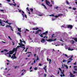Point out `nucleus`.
Instances as JSON below:
<instances>
[{
  "instance_id": "obj_63",
  "label": "nucleus",
  "mask_w": 77,
  "mask_h": 77,
  "mask_svg": "<svg viewBox=\"0 0 77 77\" xmlns=\"http://www.w3.org/2000/svg\"><path fill=\"white\" fill-rule=\"evenodd\" d=\"M8 56H9V57H11V55L10 54H9Z\"/></svg>"
},
{
  "instance_id": "obj_23",
  "label": "nucleus",
  "mask_w": 77,
  "mask_h": 77,
  "mask_svg": "<svg viewBox=\"0 0 77 77\" xmlns=\"http://www.w3.org/2000/svg\"><path fill=\"white\" fill-rule=\"evenodd\" d=\"M50 17H54V14H51V15H49Z\"/></svg>"
},
{
  "instance_id": "obj_10",
  "label": "nucleus",
  "mask_w": 77,
  "mask_h": 77,
  "mask_svg": "<svg viewBox=\"0 0 77 77\" xmlns=\"http://www.w3.org/2000/svg\"><path fill=\"white\" fill-rule=\"evenodd\" d=\"M69 73H70V77H75V76L74 75H73V74H72V73L71 72H70Z\"/></svg>"
},
{
  "instance_id": "obj_27",
  "label": "nucleus",
  "mask_w": 77,
  "mask_h": 77,
  "mask_svg": "<svg viewBox=\"0 0 77 77\" xmlns=\"http://www.w3.org/2000/svg\"><path fill=\"white\" fill-rule=\"evenodd\" d=\"M20 68V66H15V67H14V68L15 69H16V68Z\"/></svg>"
},
{
  "instance_id": "obj_22",
  "label": "nucleus",
  "mask_w": 77,
  "mask_h": 77,
  "mask_svg": "<svg viewBox=\"0 0 77 77\" xmlns=\"http://www.w3.org/2000/svg\"><path fill=\"white\" fill-rule=\"evenodd\" d=\"M30 10L32 12H33V8H30Z\"/></svg>"
},
{
  "instance_id": "obj_46",
  "label": "nucleus",
  "mask_w": 77,
  "mask_h": 77,
  "mask_svg": "<svg viewBox=\"0 0 77 77\" xmlns=\"http://www.w3.org/2000/svg\"><path fill=\"white\" fill-rule=\"evenodd\" d=\"M36 54H34V57H36Z\"/></svg>"
},
{
  "instance_id": "obj_16",
  "label": "nucleus",
  "mask_w": 77,
  "mask_h": 77,
  "mask_svg": "<svg viewBox=\"0 0 77 77\" xmlns=\"http://www.w3.org/2000/svg\"><path fill=\"white\" fill-rule=\"evenodd\" d=\"M18 29V31L19 32H21V28H17Z\"/></svg>"
},
{
  "instance_id": "obj_28",
  "label": "nucleus",
  "mask_w": 77,
  "mask_h": 77,
  "mask_svg": "<svg viewBox=\"0 0 77 77\" xmlns=\"http://www.w3.org/2000/svg\"><path fill=\"white\" fill-rule=\"evenodd\" d=\"M15 55H16V52H15V54H13L12 56H15Z\"/></svg>"
},
{
  "instance_id": "obj_4",
  "label": "nucleus",
  "mask_w": 77,
  "mask_h": 77,
  "mask_svg": "<svg viewBox=\"0 0 77 77\" xmlns=\"http://www.w3.org/2000/svg\"><path fill=\"white\" fill-rule=\"evenodd\" d=\"M18 44L20 46H17L16 48H17V50L18 48H19V47H20L21 48V46H23V47H25V45H24V44H20V43H18Z\"/></svg>"
},
{
  "instance_id": "obj_37",
  "label": "nucleus",
  "mask_w": 77,
  "mask_h": 77,
  "mask_svg": "<svg viewBox=\"0 0 77 77\" xmlns=\"http://www.w3.org/2000/svg\"><path fill=\"white\" fill-rule=\"evenodd\" d=\"M12 45H15V43H14V42H12Z\"/></svg>"
},
{
  "instance_id": "obj_8",
  "label": "nucleus",
  "mask_w": 77,
  "mask_h": 77,
  "mask_svg": "<svg viewBox=\"0 0 77 77\" xmlns=\"http://www.w3.org/2000/svg\"><path fill=\"white\" fill-rule=\"evenodd\" d=\"M20 43L21 45V44H23L22 43V42H24V43H25V44H26V42H25V41H22V40H21V39H20Z\"/></svg>"
},
{
  "instance_id": "obj_38",
  "label": "nucleus",
  "mask_w": 77,
  "mask_h": 77,
  "mask_svg": "<svg viewBox=\"0 0 77 77\" xmlns=\"http://www.w3.org/2000/svg\"><path fill=\"white\" fill-rule=\"evenodd\" d=\"M57 40V38L54 39L53 41H56Z\"/></svg>"
},
{
  "instance_id": "obj_36",
  "label": "nucleus",
  "mask_w": 77,
  "mask_h": 77,
  "mask_svg": "<svg viewBox=\"0 0 77 77\" xmlns=\"http://www.w3.org/2000/svg\"><path fill=\"white\" fill-rule=\"evenodd\" d=\"M17 58V57L15 56H14V57L13 58V59H14Z\"/></svg>"
},
{
  "instance_id": "obj_17",
  "label": "nucleus",
  "mask_w": 77,
  "mask_h": 77,
  "mask_svg": "<svg viewBox=\"0 0 77 77\" xmlns=\"http://www.w3.org/2000/svg\"><path fill=\"white\" fill-rule=\"evenodd\" d=\"M68 50L70 51H72V50H73V49H70V48H68Z\"/></svg>"
},
{
  "instance_id": "obj_39",
  "label": "nucleus",
  "mask_w": 77,
  "mask_h": 77,
  "mask_svg": "<svg viewBox=\"0 0 77 77\" xmlns=\"http://www.w3.org/2000/svg\"><path fill=\"white\" fill-rule=\"evenodd\" d=\"M73 10H74V11L76 10V8H73Z\"/></svg>"
},
{
  "instance_id": "obj_58",
  "label": "nucleus",
  "mask_w": 77,
  "mask_h": 77,
  "mask_svg": "<svg viewBox=\"0 0 77 77\" xmlns=\"http://www.w3.org/2000/svg\"><path fill=\"white\" fill-rule=\"evenodd\" d=\"M55 18H58V16H55Z\"/></svg>"
},
{
  "instance_id": "obj_6",
  "label": "nucleus",
  "mask_w": 77,
  "mask_h": 77,
  "mask_svg": "<svg viewBox=\"0 0 77 77\" xmlns=\"http://www.w3.org/2000/svg\"><path fill=\"white\" fill-rule=\"evenodd\" d=\"M0 24L1 26H5V23H2V21H0Z\"/></svg>"
},
{
  "instance_id": "obj_43",
  "label": "nucleus",
  "mask_w": 77,
  "mask_h": 77,
  "mask_svg": "<svg viewBox=\"0 0 77 77\" xmlns=\"http://www.w3.org/2000/svg\"><path fill=\"white\" fill-rule=\"evenodd\" d=\"M29 49V47L28 46L26 47V50H27Z\"/></svg>"
},
{
  "instance_id": "obj_7",
  "label": "nucleus",
  "mask_w": 77,
  "mask_h": 77,
  "mask_svg": "<svg viewBox=\"0 0 77 77\" xmlns=\"http://www.w3.org/2000/svg\"><path fill=\"white\" fill-rule=\"evenodd\" d=\"M45 2L47 5H48V6H49V5H50V2L47 1V0H46Z\"/></svg>"
},
{
  "instance_id": "obj_61",
  "label": "nucleus",
  "mask_w": 77,
  "mask_h": 77,
  "mask_svg": "<svg viewBox=\"0 0 77 77\" xmlns=\"http://www.w3.org/2000/svg\"><path fill=\"white\" fill-rule=\"evenodd\" d=\"M26 31H28V32H29V30L27 29H26Z\"/></svg>"
},
{
  "instance_id": "obj_34",
  "label": "nucleus",
  "mask_w": 77,
  "mask_h": 77,
  "mask_svg": "<svg viewBox=\"0 0 77 77\" xmlns=\"http://www.w3.org/2000/svg\"><path fill=\"white\" fill-rule=\"evenodd\" d=\"M26 9L27 10V11H28V12H29V11L30 10H29V7H27V8H26Z\"/></svg>"
},
{
  "instance_id": "obj_35",
  "label": "nucleus",
  "mask_w": 77,
  "mask_h": 77,
  "mask_svg": "<svg viewBox=\"0 0 77 77\" xmlns=\"http://www.w3.org/2000/svg\"><path fill=\"white\" fill-rule=\"evenodd\" d=\"M63 15V14H59L58 15V16H59H59H62Z\"/></svg>"
},
{
  "instance_id": "obj_56",
  "label": "nucleus",
  "mask_w": 77,
  "mask_h": 77,
  "mask_svg": "<svg viewBox=\"0 0 77 77\" xmlns=\"http://www.w3.org/2000/svg\"><path fill=\"white\" fill-rule=\"evenodd\" d=\"M8 21H9L8 20H7L6 21V23H8V24H9V23H8Z\"/></svg>"
},
{
  "instance_id": "obj_15",
  "label": "nucleus",
  "mask_w": 77,
  "mask_h": 77,
  "mask_svg": "<svg viewBox=\"0 0 77 77\" xmlns=\"http://www.w3.org/2000/svg\"><path fill=\"white\" fill-rule=\"evenodd\" d=\"M27 53H30V54H28V55L29 56H30V55H32V52H27V53H26V54H27Z\"/></svg>"
},
{
  "instance_id": "obj_47",
  "label": "nucleus",
  "mask_w": 77,
  "mask_h": 77,
  "mask_svg": "<svg viewBox=\"0 0 77 77\" xmlns=\"http://www.w3.org/2000/svg\"><path fill=\"white\" fill-rule=\"evenodd\" d=\"M36 61V59H35V60H34V61L33 63H35Z\"/></svg>"
},
{
  "instance_id": "obj_24",
  "label": "nucleus",
  "mask_w": 77,
  "mask_h": 77,
  "mask_svg": "<svg viewBox=\"0 0 77 77\" xmlns=\"http://www.w3.org/2000/svg\"><path fill=\"white\" fill-rule=\"evenodd\" d=\"M20 47H21V48H23V50H24V49H26V48L25 47H23L22 46H21Z\"/></svg>"
},
{
  "instance_id": "obj_33",
  "label": "nucleus",
  "mask_w": 77,
  "mask_h": 77,
  "mask_svg": "<svg viewBox=\"0 0 77 77\" xmlns=\"http://www.w3.org/2000/svg\"><path fill=\"white\" fill-rule=\"evenodd\" d=\"M34 70H37L38 69V68L37 67H35L34 68Z\"/></svg>"
},
{
  "instance_id": "obj_48",
  "label": "nucleus",
  "mask_w": 77,
  "mask_h": 77,
  "mask_svg": "<svg viewBox=\"0 0 77 77\" xmlns=\"http://www.w3.org/2000/svg\"><path fill=\"white\" fill-rule=\"evenodd\" d=\"M73 60V59H72V58H71L69 59L68 60Z\"/></svg>"
},
{
  "instance_id": "obj_19",
  "label": "nucleus",
  "mask_w": 77,
  "mask_h": 77,
  "mask_svg": "<svg viewBox=\"0 0 77 77\" xmlns=\"http://www.w3.org/2000/svg\"><path fill=\"white\" fill-rule=\"evenodd\" d=\"M66 3L67 5H69V2H68V1H66Z\"/></svg>"
},
{
  "instance_id": "obj_11",
  "label": "nucleus",
  "mask_w": 77,
  "mask_h": 77,
  "mask_svg": "<svg viewBox=\"0 0 77 77\" xmlns=\"http://www.w3.org/2000/svg\"><path fill=\"white\" fill-rule=\"evenodd\" d=\"M4 51H6V52H8V50L7 49H4L3 50V51H1V53H3L4 52Z\"/></svg>"
},
{
  "instance_id": "obj_3",
  "label": "nucleus",
  "mask_w": 77,
  "mask_h": 77,
  "mask_svg": "<svg viewBox=\"0 0 77 77\" xmlns=\"http://www.w3.org/2000/svg\"><path fill=\"white\" fill-rule=\"evenodd\" d=\"M47 33H48V31H46L45 32H43L42 34H41V35L38 34L39 36L42 38V37H44V35H45L46 36L47 35Z\"/></svg>"
},
{
  "instance_id": "obj_50",
  "label": "nucleus",
  "mask_w": 77,
  "mask_h": 77,
  "mask_svg": "<svg viewBox=\"0 0 77 77\" xmlns=\"http://www.w3.org/2000/svg\"><path fill=\"white\" fill-rule=\"evenodd\" d=\"M0 11L2 12H4V10H0Z\"/></svg>"
},
{
  "instance_id": "obj_29",
  "label": "nucleus",
  "mask_w": 77,
  "mask_h": 77,
  "mask_svg": "<svg viewBox=\"0 0 77 77\" xmlns=\"http://www.w3.org/2000/svg\"><path fill=\"white\" fill-rule=\"evenodd\" d=\"M67 61L66 60H63V63H65V62H66Z\"/></svg>"
},
{
  "instance_id": "obj_14",
  "label": "nucleus",
  "mask_w": 77,
  "mask_h": 77,
  "mask_svg": "<svg viewBox=\"0 0 77 77\" xmlns=\"http://www.w3.org/2000/svg\"><path fill=\"white\" fill-rule=\"evenodd\" d=\"M45 67L43 68V69L45 71V72H46V71H47V70L46 69V68H47V66H45Z\"/></svg>"
},
{
  "instance_id": "obj_5",
  "label": "nucleus",
  "mask_w": 77,
  "mask_h": 77,
  "mask_svg": "<svg viewBox=\"0 0 77 77\" xmlns=\"http://www.w3.org/2000/svg\"><path fill=\"white\" fill-rule=\"evenodd\" d=\"M73 27V26L72 25H67V28H70V29H72Z\"/></svg>"
},
{
  "instance_id": "obj_42",
  "label": "nucleus",
  "mask_w": 77,
  "mask_h": 77,
  "mask_svg": "<svg viewBox=\"0 0 77 77\" xmlns=\"http://www.w3.org/2000/svg\"><path fill=\"white\" fill-rule=\"evenodd\" d=\"M5 27H9V26L7 25Z\"/></svg>"
},
{
  "instance_id": "obj_1",
  "label": "nucleus",
  "mask_w": 77,
  "mask_h": 77,
  "mask_svg": "<svg viewBox=\"0 0 77 77\" xmlns=\"http://www.w3.org/2000/svg\"><path fill=\"white\" fill-rule=\"evenodd\" d=\"M55 35H54V34H53L51 36V39H49L48 40H46L48 42H53V39H54L55 37V36H54Z\"/></svg>"
},
{
  "instance_id": "obj_45",
  "label": "nucleus",
  "mask_w": 77,
  "mask_h": 77,
  "mask_svg": "<svg viewBox=\"0 0 77 77\" xmlns=\"http://www.w3.org/2000/svg\"><path fill=\"white\" fill-rule=\"evenodd\" d=\"M13 5L14 6H17V4H13Z\"/></svg>"
},
{
  "instance_id": "obj_64",
  "label": "nucleus",
  "mask_w": 77,
  "mask_h": 77,
  "mask_svg": "<svg viewBox=\"0 0 77 77\" xmlns=\"http://www.w3.org/2000/svg\"><path fill=\"white\" fill-rule=\"evenodd\" d=\"M7 2H11V0H7Z\"/></svg>"
},
{
  "instance_id": "obj_53",
  "label": "nucleus",
  "mask_w": 77,
  "mask_h": 77,
  "mask_svg": "<svg viewBox=\"0 0 77 77\" xmlns=\"http://www.w3.org/2000/svg\"><path fill=\"white\" fill-rule=\"evenodd\" d=\"M77 72L74 71H73V74H75V73H76Z\"/></svg>"
},
{
  "instance_id": "obj_51",
  "label": "nucleus",
  "mask_w": 77,
  "mask_h": 77,
  "mask_svg": "<svg viewBox=\"0 0 77 77\" xmlns=\"http://www.w3.org/2000/svg\"><path fill=\"white\" fill-rule=\"evenodd\" d=\"M64 55H65V56H66V57H68V55L66 54H64Z\"/></svg>"
},
{
  "instance_id": "obj_57",
  "label": "nucleus",
  "mask_w": 77,
  "mask_h": 77,
  "mask_svg": "<svg viewBox=\"0 0 77 77\" xmlns=\"http://www.w3.org/2000/svg\"><path fill=\"white\" fill-rule=\"evenodd\" d=\"M75 71H77V69L74 68Z\"/></svg>"
},
{
  "instance_id": "obj_20",
  "label": "nucleus",
  "mask_w": 77,
  "mask_h": 77,
  "mask_svg": "<svg viewBox=\"0 0 77 77\" xmlns=\"http://www.w3.org/2000/svg\"><path fill=\"white\" fill-rule=\"evenodd\" d=\"M9 27H11V30L12 31H14V30L12 29V26H9Z\"/></svg>"
},
{
  "instance_id": "obj_62",
  "label": "nucleus",
  "mask_w": 77,
  "mask_h": 77,
  "mask_svg": "<svg viewBox=\"0 0 77 77\" xmlns=\"http://www.w3.org/2000/svg\"><path fill=\"white\" fill-rule=\"evenodd\" d=\"M47 61H48V62H49V61H50V60H49V59H48V58H47Z\"/></svg>"
},
{
  "instance_id": "obj_12",
  "label": "nucleus",
  "mask_w": 77,
  "mask_h": 77,
  "mask_svg": "<svg viewBox=\"0 0 77 77\" xmlns=\"http://www.w3.org/2000/svg\"><path fill=\"white\" fill-rule=\"evenodd\" d=\"M18 10L19 11V12H22V14H24V12L23 11H22L21 10H20L19 9H18Z\"/></svg>"
},
{
  "instance_id": "obj_26",
  "label": "nucleus",
  "mask_w": 77,
  "mask_h": 77,
  "mask_svg": "<svg viewBox=\"0 0 77 77\" xmlns=\"http://www.w3.org/2000/svg\"><path fill=\"white\" fill-rule=\"evenodd\" d=\"M71 62H72V60H69V61L67 62V64H68L69 63Z\"/></svg>"
},
{
  "instance_id": "obj_49",
  "label": "nucleus",
  "mask_w": 77,
  "mask_h": 77,
  "mask_svg": "<svg viewBox=\"0 0 77 77\" xmlns=\"http://www.w3.org/2000/svg\"><path fill=\"white\" fill-rule=\"evenodd\" d=\"M14 56H13V55L11 56V59H13V58H14Z\"/></svg>"
},
{
  "instance_id": "obj_9",
  "label": "nucleus",
  "mask_w": 77,
  "mask_h": 77,
  "mask_svg": "<svg viewBox=\"0 0 77 77\" xmlns=\"http://www.w3.org/2000/svg\"><path fill=\"white\" fill-rule=\"evenodd\" d=\"M39 32H42V30H38L35 33V34H38V33H39Z\"/></svg>"
},
{
  "instance_id": "obj_13",
  "label": "nucleus",
  "mask_w": 77,
  "mask_h": 77,
  "mask_svg": "<svg viewBox=\"0 0 77 77\" xmlns=\"http://www.w3.org/2000/svg\"><path fill=\"white\" fill-rule=\"evenodd\" d=\"M45 41H46V40H45L44 38H42V40H41V42H42L43 43H44V42H45Z\"/></svg>"
},
{
  "instance_id": "obj_21",
  "label": "nucleus",
  "mask_w": 77,
  "mask_h": 77,
  "mask_svg": "<svg viewBox=\"0 0 77 77\" xmlns=\"http://www.w3.org/2000/svg\"><path fill=\"white\" fill-rule=\"evenodd\" d=\"M71 44H74L75 42L74 41H71Z\"/></svg>"
},
{
  "instance_id": "obj_55",
  "label": "nucleus",
  "mask_w": 77,
  "mask_h": 77,
  "mask_svg": "<svg viewBox=\"0 0 77 77\" xmlns=\"http://www.w3.org/2000/svg\"><path fill=\"white\" fill-rule=\"evenodd\" d=\"M25 17L26 18H27V15H26V14H25Z\"/></svg>"
},
{
  "instance_id": "obj_30",
  "label": "nucleus",
  "mask_w": 77,
  "mask_h": 77,
  "mask_svg": "<svg viewBox=\"0 0 77 77\" xmlns=\"http://www.w3.org/2000/svg\"><path fill=\"white\" fill-rule=\"evenodd\" d=\"M44 7L45 9H47V7H46V6H45V5Z\"/></svg>"
},
{
  "instance_id": "obj_44",
  "label": "nucleus",
  "mask_w": 77,
  "mask_h": 77,
  "mask_svg": "<svg viewBox=\"0 0 77 77\" xmlns=\"http://www.w3.org/2000/svg\"><path fill=\"white\" fill-rule=\"evenodd\" d=\"M38 16H42V14H38Z\"/></svg>"
},
{
  "instance_id": "obj_41",
  "label": "nucleus",
  "mask_w": 77,
  "mask_h": 77,
  "mask_svg": "<svg viewBox=\"0 0 77 77\" xmlns=\"http://www.w3.org/2000/svg\"><path fill=\"white\" fill-rule=\"evenodd\" d=\"M63 72H62L61 71V74H63V72H64V70H63Z\"/></svg>"
},
{
  "instance_id": "obj_31",
  "label": "nucleus",
  "mask_w": 77,
  "mask_h": 77,
  "mask_svg": "<svg viewBox=\"0 0 77 77\" xmlns=\"http://www.w3.org/2000/svg\"><path fill=\"white\" fill-rule=\"evenodd\" d=\"M64 66L66 67V69H68V66H67L64 65Z\"/></svg>"
},
{
  "instance_id": "obj_59",
  "label": "nucleus",
  "mask_w": 77,
  "mask_h": 77,
  "mask_svg": "<svg viewBox=\"0 0 77 77\" xmlns=\"http://www.w3.org/2000/svg\"><path fill=\"white\" fill-rule=\"evenodd\" d=\"M52 21H54V20H55V19L53 18V19H52Z\"/></svg>"
},
{
  "instance_id": "obj_60",
  "label": "nucleus",
  "mask_w": 77,
  "mask_h": 77,
  "mask_svg": "<svg viewBox=\"0 0 77 77\" xmlns=\"http://www.w3.org/2000/svg\"><path fill=\"white\" fill-rule=\"evenodd\" d=\"M51 77H54V76H53V75H52L51 76Z\"/></svg>"
},
{
  "instance_id": "obj_52",
  "label": "nucleus",
  "mask_w": 77,
  "mask_h": 77,
  "mask_svg": "<svg viewBox=\"0 0 77 77\" xmlns=\"http://www.w3.org/2000/svg\"><path fill=\"white\" fill-rule=\"evenodd\" d=\"M62 68H64V66H63V65H62Z\"/></svg>"
},
{
  "instance_id": "obj_25",
  "label": "nucleus",
  "mask_w": 77,
  "mask_h": 77,
  "mask_svg": "<svg viewBox=\"0 0 77 77\" xmlns=\"http://www.w3.org/2000/svg\"><path fill=\"white\" fill-rule=\"evenodd\" d=\"M17 34L20 35V36H21V33L20 32H18L17 33Z\"/></svg>"
},
{
  "instance_id": "obj_18",
  "label": "nucleus",
  "mask_w": 77,
  "mask_h": 77,
  "mask_svg": "<svg viewBox=\"0 0 77 77\" xmlns=\"http://www.w3.org/2000/svg\"><path fill=\"white\" fill-rule=\"evenodd\" d=\"M37 59L36 60V61L37 62V61H38V60H39V58L38 57V56H37Z\"/></svg>"
},
{
  "instance_id": "obj_40",
  "label": "nucleus",
  "mask_w": 77,
  "mask_h": 77,
  "mask_svg": "<svg viewBox=\"0 0 77 77\" xmlns=\"http://www.w3.org/2000/svg\"><path fill=\"white\" fill-rule=\"evenodd\" d=\"M58 69L60 71V72H62V69H61L60 68H59Z\"/></svg>"
},
{
  "instance_id": "obj_32",
  "label": "nucleus",
  "mask_w": 77,
  "mask_h": 77,
  "mask_svg": "<svg viewBox=\"0 0 77 77\" xmlns=\"http://www.w3.org/2000/svg\"><path fill=\"white\" fill-rule=\"evenodd\" d=\"M49 60H50V61H49V63L50 64H51V59H50Z\"/></svg>"
},
{
  "instance_id": "obj_2",
  "label": "nucleus",
  "mask_w": 77,
  "mask_h": 77,
  "mask_svg": "<svg viewBox=\"0 0 77 77\" xmlns=\"http://www.w3.org/2000/svg\"><path fill=\"white\" fill-rule=\"evenodd\" d=\"M17 48H13V50L12 51H9L10 54H12L13 53H14V52H16L17 53Z\"/></svg>"
},
{
  "instance_id": "obj_54",
  "label": "nucleus",
  "mask_w": 77,
  "mask_h": 77,
  "mask_svg": "<svg viewBox=\"0 0 77 77\" xmlns=\"http://www.w3.org/2000/svg\"><path fill=\"white\" fill-rule=\"evenodd\" d=\"M38 29H38V28H36L35 29V30H38Z\"/></svg>"
}]
</instances>
